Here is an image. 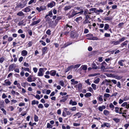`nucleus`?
Returning <instances> with one entry per match:
<instances>
[{"label":"nucleus","mask_w":129,"mask_h":129,"mask_svg":"<svg viewBox=\"0 0 129 129\" xmlns=\"http://www.w3.org/2000/svg\"><path fill=\"white\" fill-rule=\"evenodd\" d=\"M25 5H23L20 3H19L17 4L15 8V10L16 11L19 10L20 8V9L24 8Z\"/></svg>","instance_id":"f257e3e1"},{"label":"nucleus","mask_w":129,"mask_h":129,"mask_svg":"<svg viewBox=\"0 0 129 129\" xmlns=\"http://www.w3.org/2000/svg\"><path fill=\"white\" fill-rule=\"evenodd\" d=\"M44 71L43 69L42 68H40L39 69V71L38 72V75L39 76H42L43 75V72Z\"/></svg>","instance_id":"f03ea898"},{"label":"nucleus","mask_w":129,"mask_h":129,"mask_svg":"<svg viewBox=\"0 0 129 129\" xmlns=\"http://www.w3.org/2000/svg\"><path fill=\"white\" fill-rule=\"evenodd\" d=\"M5 83L3 84V85L5 86L10 85L11 83L9 81V80L6 79L4 81Z\"/></svg>","instance_id":"7ed1b4c3"},{"label":"nucleus","mask_w":129,"mask_h":129,"mask_svg":"<svg viewBox=\"0 0 129 129\" xmlns=\"http://www.w3.org/2000/svg\"><path fill=\"white\" fill-rule=\"evenodd\" d=\"M68 96L69 95H68L62 97V99L60 100V102H65L67 100Z\"/></svg>","instance_id":"20e7f679"},{"label":"nucleus","mask_w":129,"mask_h":129,"mask_svg":"<svg viewBox=\"0 0 129 129\" xmlns=\"http://www.w3.org/2000/svg\"><path fill=\"white\" fill-rule=\"evenodd\" d=\"M72 26L69 25L68 24L66 25V26L65 28V29L66 30L68 31L67 32H69V31L71 30Z\"/></svg>","instance_id":"39448f33"},{"label":"nucleus","mask_w":129,"mask_h":129,"mask_svg":"<svg viewBox=\"0 0 129 129\" xmlns=\"http://www.w3.org/2000/svg\"><path fill=\"white\" fill-rule=\"evenodd\" d=\"M86 36L87 37H88L87 38V39H88L90 40L94 39V37L93 36V35L90 34H89L86 35Z\"/></svg>","instance_id":"423d86ee"},{"label":"nucleus","mask_w":129,"mask_h":129,"mask_svg":"<svg viewBox=\"0 0 129 129\" xmlns=\"http://www.w3.org/2000/svg\"><path fill=\"white\" fill-rule=\"evenodd\" d=\"M69 104L72 106L76 105H77V103L76 101H73L72 100H70Z\"/></svg>","instance_id":"0eeeda50"},{"label":"nucleus","mask_w":129,"mask_h":129,"mask_svg":"<svg viewBox=\"0 0 129 129\" xmlns=\"http://www.w3.org/2000/svg\"><path fill=\"white\" fill-rule=\"evenodd\" d=\"M32 76L30 75L27 78V81L29 82H31L33 81H35V80H32Z\"/></svg>","instance_id":"6e6552de"},{"label":"nucleus","mask_w":129,"mask_h":129,"mask_svg":"<svg viewBox=\"0 0 129 129\" xmlns=\"http://www.w3.org/2000/svg\"><path fill=\"white\" fill-rule=\"evenodd\" d=\"M101 126L102 127L106 126L107 127H110V125L108 123H104L103 124H102Z\"/></svg>","instance_id":"1a4fd4ad"},{"label":"nucleus","mask_w":129,"mask_h":129,"mask_svg":"<svg viewBox=\"0 0 129 129\" xmlns=\"http://www.w3.org/2000/svg\"><path fill=\"white\" fill-rule=\"evenodd\" d=\"M23 70V71H28L29 72V73H31V71L29 69V68H24L22 67L21 68Z\"/></svg>","instance_id":"9d476101"},{"label":"nucleus","mask_w":129,"mask_h":129,"mask_svg":"<svg viewBox=\"0 0 129 129\" xmlns=\"http://www.w3.org/2000/svg\"><path fill=\"white\" fill-rule=\"evenodd\" d=\"M92 67L93 69H100L99 67L97 66L94 63H93L92 64Z\"/></svg>","instance_id":"9b49d317"},{"label":"nucleus","mask_w":129,"mask_h":129,"mask_svg":"<svg viewBox=\"0 0 129 129\" xmlns=\"http://www.w3.org/2000/svg\"><path fill=\"white\" fill-rule=\"evenodd\" d=\"M41 21V20L39 19L38 20L36 21H34L31 24V25H34L38 23Z\"/></svg>","instance_id":"f8f14e48"},{"label":"nucleus","mask_w":129,"mask_h":129,"mask_svg":"<svg viewBox=\"0 0 129 129\" xmlns=\"http://www.w3.org/2000/svg\"><path fill=\"white\" fill-rule=\"evenodd\" d=\"M98 108L99 110L100 111L102 112L103 111V109H105L106 107L104 105H103L102 106H99Z\"/></svg>","instance_id":"ddd939ff"},{"label":"nucleus","mask_w":129,"mask_h":129,"mask_svg":"<svg viewBox=\"0 0 129 129\" xmlns=\"http://www.w3.org/2000/svg\"><path fill=\"white\" fill-rule=\"evenodd\" d=\"M27 54V52L25 50H23L21 51V55L23 56H26Z\"/></svg>","instance_id":"4468645a"},{"label":"nucleus","mask_w":129,"mask_h":129,"mask_svg":"<svg viewBox=\"0 0 129 129\" xmlns=\"http://www.w3.org/2000/svg\"><path fill=\"white\" fill-rule=\"evenodd\" d=\"M56 71L54 70L51 71L50 72V74L51 76H54L56 74Z\"/></svg>","instance_id":"2eb2a0df"},{"label":"nucleus","mask_w":129,"mask_h":129,"mask_svg":"<svg viewBox=\"0 0 129 129\" xmlns=\"http://www.w3.org/2000/svg\"><path fill=\"white\" fill-rule=\"evenodd\" d=\"M97 99L100 102H102L103 101V99L102 98V96L101 95H99L97 97Z\"/></svg>","instance_id":"dca6fc26"},{"label":"nucleus","mask_w":129,"mask_h":129,"mask_svg":"<svg viewBox=\"0 0 129 129\" xmlns=\"http://www.w3.org/2000/svg\"><path fill=\"white\" fill-rule=\"evenodd\" d=\"M125 60H119L118 62V63L119 66H123V62H124Z\"/></svg>","instance_id":"f3484780"},{"label":"nucleus","mask_w":129,"mask_h":129,"mask_svg":"<svg viewBox=\"0 0 129 129\" xmlns=\"http://www.w3.org/2000/svg\"><path fill=\"white\" fill-rule=\"evenodd\" d=\"M72 44V43L70 42H67L65 44L63 45V46L62 47H61V48H65L67 46H68Z\"/></svg>","instance_id":"a211bd4d"},{"label":"nucleus","mask_w":129,"mask_h":129,"mask_svg":"<svg viewBox=\"0 0 129 129\" xmlns=\"http://www.w3.org/2000/svg\"><path fill=\"white\" fill-rule=\"evenodd\" d=\"M128 42V41L126 40L124 42L122 43L121 44V46L122 47H123L124 46L126 45Z\"/></svg>","instance_id":"6ab92c4d"},{"label":"nucleus","mask_w":129,"mask_h":129,"mask_svg":"<svg viewBox=\"0 0 129 129\" xmlns=\"http://www.w3.org/2000/svg\"><path fill=\"white\" fill-rule=\"evenodd\" d=\"M77 14H78V13H76L74 11L72 12L71 15L69 16V18L72 17Z\"/></svg>","instance_id":"aec40b11"},{"label":"nucleus","mask_w":129,"mask_h":129,"mask_svg":"<svg viewBox=\"0 0 129 129\" xmlns=\"http://www.w3.org/2000/svg\"><path fill=\"white\" fill-rule=\"evenodd\" d=\"M22 11L26 12H28L30 11V9L29 8V7H27L23 9Z\"/></svg>","instance_id":"412c9836"},{"label":"nucleus","mask_w":129,"mask_h":129,"mask_svg":"<svg viewBox=\"0 0 129 129\" xmlns=\"http://www.w3.org/2000/svg\"><path fill=\"white\" fill-rule=\"evenodd\" d=\"M47 49V48L46 47H45L42 48V54H45V53H46V50Z\"/></svg>","instance_id":"4be33fe9"},{"label":"nucleus","mask_w":129,"mask_h":129,"mask_svg":"<svg viewBox=\"0 0 129 129\" xmlns=\"http://www.w3.org/2000/svg\"><path fill=\"white\" fill-rule=\"evenodd\" d=\"M114 77L116 79L120 80L122 78V76H118V75H115Z\"/></svg>","instance_id":"5701e85b"},{"label":"nucleus","mask_w":129,"mask_h":129,"mask_svg":"<svg viewBox=\"0 0 129 129\" xmlns=\"http://www.w3.org/2000/svg\"><path fill=\"white\" fill-rule=\"evenodd\" d=\"M104 114L106 116H108L109 114V112L107 110H105L104 111Z\"/></svg>","instance_id":"b1692460"},{"label":"nucleus","mask_w":129,"mask_h":129,"mask_svg":"<svg viewBox=\"0 0 129 129\" xmlns=\"http://www.w3.org/2000/svg\"><path fill=\"white\" fill-rule=\"evenodd\" d=\"M82 86V85L81 84H79L76 85V88H78V90H80Z\"/></svg>","instance_id":"393cba45"},{"label":"nucleus","mask_w":129,"mask_h":129,"mask_svg":"<svg viewBox=\"0 0 129 129\" xmlns=\"http://www.w3.org/2000/svg\"><path fill=\"white\" fill-rule=\"evenodd\" d=\"M17 15L19 16H22L24 15V14L22 11H20L17 14Z\"/></svg>","instance_id":"a878e982"},{"label":"nucleus","mask_w":129,"mask_h":129,"mask_svg":"<svg viewBox=\"0 0 129 129\" xmlns=\"http://www.w3.org/2000/svg\"><path fill=\"white\" fill-rule=\"evenodd\" d=\"M82 19V18L81 17H77L75 19V20L77 22H78L79 21L81 20Z\"/></svg>","instance_id":"bb28decb"},{"label":"nucleus","mask_w":129,"mask_h":129,"mask_svg":"<svg viewBox=\"0 0 129 129\" xmlns=\"http://www.w3.org/2000/svg\"><path fill=\"white\" fill-rule=\"evenodd\" d=\"M72 7L71 6H66L64 8V10L65 11H67L68 10L70 9Z\"/></svg>","instance_id":"cd10ccee"},{"label":"nucleus","mask_w":129,"mask_h":129,"mask_svg":"<svg viewBox=\"0 0 129 129\" xmlns=\"http://www.w3.org/2000/svg\"><path fill=\"white\" fill-rule=\"evenodd\" d=\"M92 95L90 93H87L84 95V96L86 97H88L91 96Z\"/></svg>","instance_id":"c85d7f7f"},{"label":"nucleus","mask_w":129,"mask_h":129,"mask_svg":"<svg viewBox=\"0 0 129 129\" xmlns=\"http://www.w3.org/2000/svg\"><path fill=\"white\" fill-rule=\"evenodd\" d=\"M89 11H94V12L97 13V9L96 8H91L89 10Z\"/></svg>","instance_id":"c756f323"},{"label":"nucleus","mask_w":129,"mask_h":129,"mask_svg":"<svg viewBox=\"0 0 129 129\" xmlns=\"http://www.w3.org/2000/svg\"><path fill=\"white\" fill-rule=\"evenodd\" d=\"M104 20L105 21L107 20H111L112 19V18L111 17H104Z\"/></svg>","instance_id":"7c9ffc66"},{"label":"nucleus","mask_w":129,"mask_h":129,"mask_svg":"<svg viewBox=\"0 0 129 129\" xmlns=\"http://www.w3.org/2000/svg\"><path fill=\"white\" fill-rule=\"evenodd\" d=\"M24 20H23L19 22L18 24V25L19 26H20L22 25H24Z\"/></svg>","instance_id":"2f4dec72"},{"label":"nucleus","mask_w":129,"mask_h":129,"mask_svg":"<svg viewBox=\"0 0 129 129\" xmlns=\"http://www.w3.org/2000/svg\"><path fill=\"white\" fill-rule=\"evenodd\" d=\"M34 120L35 122H37L38 120V117L36 115H34Z\"/></svg>","instance_id":"473e14b6"},{"label":"nucleus","mask_w":129,"mask_h":129,"mask_svg":"<svg viewBox=\"0 0 129 129\" xmlns=\"http://www.w3.org/2000/svg\"><path fill=\"white\" fill-rule=\"evenodd\" d=\"M109 27V25L107 24H105L104 27V29L105 30H107Z\"/></svg>","instance_id":"72a5a7b5"},{"label":"nucleus","mask_w":129,"mask_h":129,"mask_svg":"<svg viewBox=\"0 0 129 129\" xmlns=\"http://www.w3.org/2000/svg\"><path fill=\"white\" fill-rule=\"evenodd\" d=\"M76 35L75 33H71L70 36L71 37L73 38L76 37Z\"/></svg>","instance_id":"f704fd0d"},{"label":"nucleus","mask_w":129,"mask_h":129,"mask_svg":"<svg viewBox=\"0 0 129 129\" xmlns=\"http://www.w3.org/2000/svg\"><path fill=\"white\" fill-rule=\"evenodd\" d=\"M100 81V79L99 78H98L94 80L93 82L96 84H98Z\"/></svg>","instance_id":"c9c22d12"},{"label":"nucleus","mask_w":129,"mask_h":129,"mask_svg":"<svg viewBox=\"0 0 129 129\" xmlns=\"http://www.w3.org/2000/svg\"><path fill=\"white\" fill-rule=\"evenodd\" d=\"M113 120L115 121L116 123H118L120 121V119L118 118H114Z\"/></svg>","instance_id":"e433bc0d"},{"label":"nucleus","mask_w":129,"mask_h":129,"mask_svg":"<svg viewBox=\"0 0 129 129\" xmlns=\"http://www.w3.org/2000/svg\"><path fill=\"white\" fill-rule=\"evenodd\" d=\"M53 6V3H50L48 4V7L52 8Z\"/></svg>","instance_id":"4c0bfd02"},{"label":"nucleus","mask_w":129,"mask_h":129,"mask_svg":"<svg viewBox=\"0 0 129 129\" xmlns=\"http://www.w3.org/2000/svg\"><path fill=\"white\" fill-rule=\"evenodd\" d=\"M13 68V65L12 64L10 65L9 67V71H10L12 70Z\"/></svg>","instance_id":"58836bf2"},{"label":"nucleus","mask_w":129,"mask_h":129,"mask_svg":"<svg viewBox=\"0 0 129 129\" xmlns=\"http://www.w3.org/2000/svg\"><path fill=\"white\" fill-rule=\"evenodd\" d=\"M96 85L94 84H91V86L94 90H95L96 89Z\"/></svg>","instance_id":"ea45409f"},{"label":"nucleus","mask_w":129,"mask_h":129,"mask_svg":"<svg viewBox=\"0 0 129 129\" xmlns=\"http://www.w3.org/2000/svg\"><path fill=\"white\" fill-rule=\"evenodd\" d=\"M5 59L3 57H2L0 58V63H2L4 61Z\"/></svg>","instance_id":"a19ab883"},{"label":"nucleus","mask_w":129,"mask_h":129,"mask_svg":"<svg viewBox=\"0 0 129 129\" xmlns=\"http://www.w3.org/2000/svg\"><path fill=\"white\" fill-rule=\"evenodd\" d=\"M110 96V94L108 93H105L104 94V97L106 98H109Z\"/></svg>","instance_id":"79ce46f5"},{"label":"nucleus","mask_w":129,"mask_h":129,"mask_svg":"<svg viewBox=\"0 0 129 129\" xmlns=\"http://www.w3.org/2000/svg\"><path fill=\"white\" fill-rule=\"evenodd\" d=\"M52 126L49 123H47V128H52Z\"/></svg>","instance_id":"37998d69"},{"label":"nucleus","mask_w":129,"mask_h":129,"mask_svg":"<svg viewBox=\"0 0 129 129\" xmlns=\"http://www.w3.org/2000/svg\"><path fill=\"white\" fill-rule=\"evenodd\" d=\"M33 96L35 97L36 99H38L39 100L40 99V97L39 95L37 94L36 95V96L35 95H33Z\"/></svg>","instance_id":"c03bdc74"},{"label":"nucleus","mask_w":129,"mask_h":129,"mask_svg":"<svg viewBox=\"0 0 129 129\" xmlns=\"http://www.w3.org/2000/svg\"><path fill=\"white\" fill-rule=\"evenodd\" d=\"M66 114L67 115H71L70 116H71L72 115V114H71L70 112L67 111H66Z\"/></svg>","instance_id":"a18cd8bd"},{"label":"nucleus","mask_w":129,"mask_h":129,"mask_svg":"<svg viewBox=\"0 0 129 129\" xmlns=\"http://www.w3.org/2000/svg\"><path fill=\"white\" fill-rule=\"evenodd\" d=\"M40 9L41 11H42L44 10L46 8L44 6H41L40 7Z\"/></svg>","instance_id":"49530a36"},{"label":"nucleus","mask_w":129,"mask_h":129,"mask_svg":"<svg viewBox=\"0 0 129 129\" xmlns=\"http://www.w3.org/2000/svg\"><path fill=\"white\" fill-rule=\"evenodd\" d=\"M119 108L118 107H116L115 108V112L116 113H119Z\"/></svg>","instance_id":"de8ad7c7"},{"label":"nucleus","mask_w":129,"mask_h":129,"mask_svg":"<svg viewBox=\"0 0 129 129\" xmlns=\"http://www.w3.org/2000/svg\"><path fill=\"white\" fill-rule=\"evenodd\" d=\"M117 86L119 88H121V85L120 82H117Z\"/></svg>","instance_id":"09e8293b"},{"label":"nucleus","mask_w":129,"mask_h":129,"mask_svg":"<svg viewBox=\"0 0 129 129\" xmlns=\"http://www.w3.org/2000/svg\"><path fill=\"white\" fill-rule=\"evenodd\" d=\"M120 42L119 40L117 41H115L114 43V45H116L119 44Z\"/></svg>","instance_id":"8fccbe9b"},{"label":"nucleus","mask_w":129,"mask_h":129,"mask_svg":"<svg viewBox=\"0 0 129 129\" xmlns=\"http://www.w3.org/2000/svg\"><path fill=\"white\" fill-rule=\"evenodd\" d=\"M81 64H76L74 66V69H75L76 68H79Z\"/></svg>","instance_id":"3c124183"},{"label":"nucleus","mask_w":129,"mask_h":129,"mask_svg":"<svg viewBox=\"0 0 129 129\" xmlns=\"http://www.w3.org/2000/svg\"><path fill=\"white\" fill-rule=\"evenodd\" d=\"M38 107L39 108H43L44 106L42 104H40L38 105Z\"/></svg>","instance_id":"603ef678"},{"label":"nucleus","mask_w":129,"mask_h":129,"mask_svg":"<svg viewBox=\"0 0 129 129\" xmlns=\"http://www.w3.org/2000/svg\"><path fill=\"white\" fill-rule=\"evenodd\" d=\"M52 11H49V12L48 14V16H50V17H52Z\"/></svg>","instance_id":"864d4df0"},{"label":"nucleus","mask_w":129,"mask_h":129,"mask_svg":"<svg viewBox=\"0 0 129 129\" xmlns=\"http://www.w3.org/2000/svg\"><path fill=\"white\" fill-rule=\"evenodd\" d=\"M1 110L3 111V113L5 115L6 114V112L5 109L3 108L1 109Z\"/></svg>","instance_id":"5fc2aeb1"},{"label":"nucleus","mask_w":129,"mask_h":129,"mask_svg":"<svg viewBox=\"0 0 129 129\" xmlns=\"http://www.w3.org/2000/svg\"><path fill=\"white\" fill-rule=\"evenodd\" d=\"M101 69L102 70L104 71L106 69L104 65H102L101 68Z\"/></svg>","instance_id":"6e6d98bb"},{"label":"nucleus","mask_w":129,"mask_h":129,"mask_svg":"<svg viewBox=\"0 0 129 129\" xmlns=\"http://www.w3.org/2000/svg\"><path fill=\"white\" fill-rule=\"evenodd\" d=\"M23 65L26 67H29V65L28 63H26L25 62H24Z\"/></svg>","instance_id":"4d7b16f0"},{"label":"nucleus","mask_w":129,"mask_h":129,"mask_svg":"<svg viewBox=\"0 0 129 129\" xmlns=\"http://www.w3.org/2000/svg\"><path fill=\"white\" fill-rule=\"evenodd\" d=\"M127 105V102H125L123 103L121 105L122 107H125L126 106V105Z\"/></svg>","instance_id":"13d9d810"},{"label":"nucleus","mask_w":129,"mask_h":129,"mask_svg":"<svg viewBox=\"0 0 129 129\" xmlns=\"http://www.w3.org/2000/svg\"><path fill=\"white\" fill-rule=\"evenodd\" d=\"M70 109L72 111H75L76 110V107H73L71 108Z\"/></svg>","instance_id":"bf43d9fd"},{"label":"nucleus","mask_w":129,"mask_h":129,"mask_svg":"<svg viewBox=\"0 0 129 129\" xmlns=\"http://www.w3.org/2000/svg\"><path fill=\"white\" fill-rule=\"evenodd\" d=\"M60 95H62V96L65 95H66L67 94V93L66 92H61L60 93Z\"/></svg>","instance_id":"052dcab7"},{"label":"nucleus","mask_w":129,"mask_h":129,"mask_svg":"<svg viewBox=\"0 0 129 129\" xmlns=\"http://www.w3.org/2000/svg\"><path fill=\"white\" fill-rule=\"evenodd\" d=\"M125 40V38L124 37H123L121 39H120L119 40V41L120 43L122 42L123 41Z\"/></svg>","instance_id":"680f3d73"},{"label":"nucleus","mask_w":129,"mask_h":129,"mask_svg":"<svg viewBox=\"0 0 129 129\" xmlns=\"http://www.w3.org/2000/svg\"><path fill=\"white\" fill-rule=\"evenodd\" d=\"M82 69L83 70H86L87 69L86 66L85 65L83 66L82 67Z\"/></svg>","instance_id":"e2e57ef3"},{"label":"nucleus","mask_w":129,"mask_h":129,"mask_svg":"<svg viewBox=\"0 0 129 129\" xmlns=\"http://www.w3.org/2000/svg\"><path fill=\"white\" fill-rule=\"evenodd\" d=\"M9 108L10 109L11 111H12L14 110V108L11 106H9Z\"/></svg>","instance_id":"0e129e2a"},{"label":"nucleus","mask_w":129,"mask_h":129,"mask_svg":"<svg viewBox=\"0 0 129 129\" xmlns=\"http://www.w3.org/2000/svg\"><path fill=\"white\" fill-rule=\"evenodd\" d=\"M89 80L88 79L86 80H85V82L88 85H90L91 84L89 82Z\"/></svg>","instance_id":"69168bd1"},{"label":"nucleus","mask_w":129,"mask_h":129,"mask_svg":"<svg viewBox=\"0 0 129 129\" xmlns=\"http://www.w3.org/2000/svg\"><path fill=\"white\" fill-rule=\"evenodd\" d=\"M5 102L6 104H8L10 102V101L8 99L6 98V99L5 100Z\"/></svg>","instance_id":"338daca9"},{"label":"nucleus","mask_w":129,"mask_h":129,"mask_svg":"<svg viewBox=\"0 0 129 129\" xmlns=\"http://www.w3.org/2000/svg\"><path fill=\"white\" fill-rule=\"evenodd\" d=\"M5 103L4 101H1L0 102V106H3Z\"/></svg>","instance_id":"774afa93"}]
</instances>
